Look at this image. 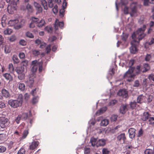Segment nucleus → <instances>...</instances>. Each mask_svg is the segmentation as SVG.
Here are the masks:
<instances>
[{
	"label": "nucleus",
	"instance_id": "nucleus-42",
	"mask_svg": "<svg viewBox=\"0 0 154 154\" xmlns=\"http://www.w3.org/2000/svg\"><path fill=\"white\" fill-rule=\"evenodd\" d=\"M11 49L8 45H6L5 47V52L7 54L10 53L11 51Z\"/></svg>",
	"mask_w": 154,
	"mask_h": 154
},
{
	"label": "nucleus",
	"instance_id": "nucleus-55",
	"mask_svg": "<svg viewBox=\"0 0 154 154\" xmlns=\"http://www.w3.org/2000/svg\"><path fill=\"white\" fill-rule=\"evenodd\" d=\"M28 134V131L27 130H25L24 131L22 137L24 139L27 136Z\"/></svg>",
	"mask_w": 154,
	"mask_h": 154
},
{
	"label": "nucleus",
	"instance_id": "nucleus-21",
	"mask_svg": "<svg viewBox=\"0 0 154 154\" xmlns=\"http://www.w3.org/2000/svg\"><path fill=\"white\" fill-rule=\"evenodd\" d=\"M24 69L23 66H18L15 69V71L18 74H22L23 73Z\"/></svg>",
	"mask_w": 154,
	"mask_h": 154
},
{
	"label": "nucleus",
	"instance_id": "nucleus-10",
	"mask_svg": "<svg viewBox=\"0 0 154 154\" xmlns=\"http://www.w3.org/2000/svg\"><path fill=\"white\" fill-rule=\"evenodd\" d=\"M25 5V6H24L23 5H22L21 7V9L23 10H26L29 13H32L33 11V8L32 6L29 3Z\"/></svg>",
	"mask_w": 154,
	"mask_h": 154
},
{
	"label": "nucleus",
	"instance_id": "nucleus-34",
	"mask_svg": "<svg viewBox=\"0 0 154 154\" xmlns=\"http://www.w3.org/2000/svg\"><path fill=\"white\" fill-rule=\"evenodd\" d=\"M18 88L21 91H23L25 89V86L24 84L20 83L19 84Z\"/></svg>",
	"mask_w": 154,
	"mask_h": 154
},
{
	"label": "nucleus",
	"instance_id": "nucleus-50",
	"mask_svg": "<svg viewBox=\"0 0 154 154\" xmlns=\"http://www.w3.org/2000/svg\"><path fill=\"white\" fill-rule=\"evenodd\" d=\"M38 96L34 97L32 100V103L33 104L36 103L38 101Z\"/></svg>",
	"mask_w": 154,
	"mask_h": 154
},
{
	"label": "nucleus",
	"instance_id": "nucleus-22",
	"mask_svg": "<svg viewBox=\"0 0 154 154\" xmlns=\"http://www.w3.org/2000/svg\"><path fill=\"white\" fill-rule=\"evenodd\" d=\"M39 143L38 141H34L32 142L30 145L29 148L30 149L33 150L36 148L38 145Z\"/></svg>",
	"mask_w": 154,
	"mask_h": 154
},
{
	"label": "nucleus",
	"instance_id": "nucleus-4",
	"mask_svg": "<svg viewBox=\"0 0 154 154\" xmlns=\"http://www.w3.org/2000/svg\"><path fill=\"white\" fill-rule=\"evenodd\" d=\"M43 62L41 61L39 62H38L37 60L33 61L32 62V69L31 71L33 72L32 73L34 74L37 69L38 67H39V72L42 71V69Z\"/></svg>",
	"mask_w": 154,
	"mask_h": 154
},
{
	"label": "nucleus",
	"instance_id": "nucleus-59",
	"mask_svg": "<svg viewBox=\"0 0 154 154\" xmlns=\"http://www.w3.org/2000/svg\"><path fill=\"white\" fill-rule=\"evenodd\" d=\"M51 45H48L47 46L46 48V51H47V53H49L51 50Z\"/></svg>",
	"mask_w": 154,
	"mask_h": 154
},
{
	"label": "nucleus",
	"instance_id": "nucleus-12",
	"mask_svg": "<svg viewBox=\"0 0 154 154\" xmlns=\"http://www.w3.org/2000/svg\"><path fill=\"white\" fill-rule=\"evenodd\" d=\"M129 108V106L127 104H122L120 107V112L122 114H125L127 112Z\"/></svg>",
	"mask_w": 154,
	"mask_h": 154
},
{
	"label": "nucleus",
	"instance_id": "nucleus-33",
	"mask_svg": "<svg viewBox=\"0 0 154 154\" xmlns=\"http://www.w3.org/2000/svg\"><path fill=\"white\" fill-rule=\"evenodd\" d=\"M142 68H140V66H137L136 67V72L137 74H139L141 73V72H142L143 71Z\"/></svg>",
	"mask_w": 154,
	"mask_h": 154
},
{
	"label": "nucleus",
	"instance_id": "nucleus-46",
	"mask_svg": "<svg viewBox=\"0 0 154 154\" xmlns=\"http://www.w3.org/2000/svg\"><path fill=\"white\" fill-rule=\"evenodd\" d=\"M148 79L149 80H152L154 82V74L152 73L149 74L148 77Z\"/></svg>",
	"mask_w": 154,
	"mask_h": 154
},
{
	"label": "nucleus",
	"instance_id": "nucleus-52",
	"mask_svg": "<svg viewBox=\"0 0 154 154\" xmlns=\"http://www.w3.org/2000/svg\"><path fill=\"white\" fill-rule=\"evenodd\" d=\"M117 118V116L116 115H113L111 117V121H115L116 120Z\"/></svg>",
	"mask_w": 154,
	"mask_h": 154
},
{
	"label": "nucleus",
	"instance_id": "nucleus-19",
	"mask_svg": "<svg viewBox=\"0 0 154 154\" xmlns=\"http://www.w3.org/2000/svg\"><path fill=\"white\" fill-rule=\"evenodd\" d=\"M135 129L134 128H130L128 130L130 137L133 138L134 137L135 134Z\"/></svg>",
	"mask_w": 154,
	"mask_h": 154
},
{
	"label": "nucleus",
	"instance_id": "nucleus-49",
	"mask_svg": "<svg viewBox=\"0 0 154 154\" xmlns=\"http://www.w3.org/2000/svg\"><path fill=\"white\" fill-rule=\"evenodd\" d=\"M102 154H108L109 153V151L106 148H103L102 150Z\"/></svg>",
	"mask_w": 154,
	"mask_h": 154
},
{
	"label": "nucleus",
	"instance_id": "nucleus-7",
	"mask_svg": "<svg viewBox=\"0 0 154 154\" xmlns=\"http://www.w3.org/2000/svg\"><path fill=\"white\" fill-rule=\"evenodd\" d=\"M134 68H131L129 69L125 73L124 75V78H134L135 76V74H132L133 72Z\"/></svg>",
	"mask_w": 154,
	"mask_h": 154
},
{
	"label": "nucleus",
	"instance_id": "nucleus-39",
	"mask_svg": "<svg viewBox=\"0 0 154 154\" xmlns=\"http://www.w3.org/2000/svg\"><path fill=\"white\" fill-rule=\"evenodd\" d=\"M31 21L32 22L37 24L38 23L39 20L38 18L34 17H32L31 19Z\"/></svg>",
	"mask_w": 154,
	"mask_h": 154
},
{
	"label": "nucleus",
	"instance_id": "nucleus-56",
	"mask_svg": "<svg viewBox=\"0 0 154 154\" xmlns=\"http://www.w3.org/2000/svg\"><path fill=\"white\" fill-rule=\"evenodd\" d=\"M21 119V115H19L16 119L15 121L17 124H19Z\"/></svg>",
	"mask_w": 154,
	"mask_h": 154
},
{
	"label": "nucleus",
	"instance_id": "nucleus-40",
	"mask_svg": "<svg viewBox=\"0 0 154 154\" xmlns=\"http://www.w3.org/2000/svg\"><path fill=\"white\" fill-rule=\"evenodd\" d=\"M12 59L14 63H17L19 62V60L16 55L13 56Z\"/></svg>",
	"mask_w": 154,
	"mask_h": 154
},
{
	"label": "nucleus",
	"instance_id": "nucleus-41",
	"mask_svg": "<svg viewBox=\"0 0 154 154\" xmlns=\"http://www.w3.org/2000/svg\"><path fill=\"white\" fill-rule=\"evenodd\" d=\"M64 8H63L60 10L59 11V16L60 17H62L64 16V12L65 10Z\"/></svg>",
	"mask_w": 154,
	"mask_h": 154
},
{
	"label": "nucleus",
	"instance_id": "nucleus-48",
	"mask_svg": "<svg viewBox=\"0 0 154 154\" xmlns=\"http://www.w3.org/2000/svg\"><path fill=\"white\" fill-rule=\"evenodd\" d=\"M26 36L28 37L31 38H33L34 37V36L31 32H28L26 33Z\"/></svg>",
	"mask_w": 154,
	"mask_h": 154
},
{
	"label": "nucleus",
	"instance_id": "nucleus-37",
	"mask_svg": "<svg viewBox=\"0 0 154 154\" xmlns=\"http://www.w3.org/2000/svg\"><path fill=\"white\" fill-rule=\"evenodd\" d=\"M149 120L148 121V123L149 125H154V118L153 117H150L149 118Z\"/></svg>",
	"mask_w": 154,
	"mask_h": 154
},
{
	"label": "nucleus",
	"instance_id": "nucleus-54",
	"mask_svg": "<svg viewBox=\"0 0 154 154\" xmlns=\"http://www.w3.org/2000/svg\"><path fill=\"white\" fill-rule=\"evenodd\" d=\"M122 37V40L124 41H125L128 38V35L126 34L123 33Z\"/></svg>",
	"mask_w": 154,
	"mask_h": 154
},
{
	"label": "nucleus",
	"instance_id": "nucleus-2",
	"mask_svg": "<svg viewBox=\"0 0 154 154\" xmlns=\"http://www.w3.org/2000/svg\"><path fill=\"white\" fill-rule=\"evenodd\" d=\"M25 23L24 20L21 19L19 21V20L16 19L9 20L8 24L10 26H13L15 29H18L24 25Z\"/></svg>",
	"mask_w": 154,
	"mask_h": 154
},
{
	"label": "nucleus",
	"instance_id": "nucleus-1",
	"mask_svg": "<svg viewBox=\"0 0 154 154\" xmlns=\"http://www.w3.org/2000/svg\"><path fill=\"white\" fill-rule=\"evenodd\" d=\"M146 26L143 25V27L139 28L132 35L133 40L131 42V47L130 48L131 53L135 54L137 51L136 46L139 45V41L143 39L146 34L144 32L146 29Z\"/></svg>",
	"mask_w": 154,
	"mask_h": 154
},
{
	"label": "nucleus",
	"instance_id": "nucleus-5",
	"mask_svg": "<svg viewBox=\"0 0 154 154\" xmlns=\"http://www.w3.org/2000/svg\"><path fill=\"white\" fill-rule=\"evenodd\" d=\"M19 0H6L7 3L11 2V3L8 8V10L9 11L11 10L12 11L16 9L17 2H18Z\"/></svg>",
	"mask_w": 154,
	"mask_h": 154
},
{
	"label": "nucleus",
	"instance_id": "nucleus-18",
	"mask_svg": "<svg viewBox=\"0 0 154 154\" xmlns=\"http://www.w3.org/2000/svg\"><path fill=\"white\" fill-rule=\"evenodd\" d=\"M146 97L142 94L139 95L137 98V103H141L144 102L145 100Z\"/></svg>",
	"mask_w": 154,
	"mask_h": 154
},
{
	"label": "nucleus",
	"instance_id": "nucleus-36",
	"mask_svg": "<svg viewBox=\"0 0 154 154\" xmlns=\"http://www.w3.org/2000/svg\"><path fill=\"white\" fill-rule=\"evenodd\" d=\"M8 69L11 73H13L14 72V68L13 66L12 63H10L9 65Z\"/></svg>",
	"mask_w": 154,
	"mask_h": 154
},
{
	"label": "nucleus",
	"instance_id": "nucleus-13",
	"mask_svg": "<svg viewBox=\"0 0 154 154\" xmlns=\"http://www.w3.org/2000/svg\"><path fill=\"white\" fill-rule=\"evenodd\" d=\"M106 140L104 139H100L97 142L96 146L97 147L103 146L106 143Z\"/></svg>",
	"mask_w": 154,
	"mask_h": 154
},
{
	"label": "nucleus",
	"instance_id": "nucleus-31",
	"mask_svg": "<svg viewBox=\"0 0 154 154\" xmlns=\"http://www.w3.org/2000/svg\"><path fill=\"white\" fill-rule=\"evenodd\" d=\"M41 2L44 9L45 10H47L48 9L47 3L45 0H41Z\"/></svg>",
	"mask_w": 154,
	"mask_h": 154
},
{
	"label": "nucleus",
	"instance_id": "nucleus-61",
	"mask_svg": "<svg viewBox=\"0 0 154 154\" xmlns=\"http://www.w3.org/2000/svg\"><path fill=\"white\" fill-rule=\"evenodd\" d=\"M33 53L35 56H38L40 54V52L39 51L36 50H34L33 51Z\"/></svg>",
	"mask_w": 154,
	"mask_h": 154
},
{
	"label": "nucleus",
	"instance_id": "nucleus-38",
	"mask_svg": "<svg viewBox=\"0 0 154 154\" xmlns=\"http://www.w3.org/2000/svg\"><path fill=\"white\" fill-rule=\"evenodd\" d=\"M20 115L22 120H26L27 118L28 114L27 113H24Z\"/></svg>",
	"mask_w": 154,
	"mask_h": 154
},
{
	"label": "nucleus",
	"instance_id": "nucleus-60",
	"mask_svg": "<svg viewBox=\"0 0 154 154\" xmlns=\"http://www.w3.org/2000/svg\"><path fill=\"white\" fill-rule=\"evenodd\" d=\"M6 149V148L2 146H0V152H4Z\"/></svg>",
	"mask_w": 154,
	"mask_h": 154
},
{
	"label": "nucleus",
	"instance_id": "nucleus-62",
	"mask_svg": "<svg viewBox=\"0 0 154 154\" xmlns=\"http://www.w3.org/2000/svg\"><path fill=\"white\" fill-rule=\"evenodd\" d=\"M143 1V5L145 6H148L149 4L150 3V0H144Z\"/></svg>",
	"mask_w": 154,
	"mask_h": 154
},
{
	"label": "nucleus",
	"instance_id": "nucleus-53",
	"mask_svg": "<svg viewBox=\"0 0 154 154\" xmlns=\"http://www.w3.org/2000/svg\"><path fill=\"white\" fill-rule=\"evenodd\" d=\"M6 135L5 134H0V141L4 140L5 139Z\"/></svg>",
	"mask_w": 154,
	"mask_h": 154
},
{
	"label": "nucleus",
	"instance_id": "nucleus-8",
	"mask_svg": "<svg viewBox=\"0 0 154 154\" xmlns=\"http://www.w3.org/2000/svg\"><path fill=\"white\" fill-rule=\"evenodd\" d=\"M130 8L131 10L130 14L131 16L132 17L134 16L137 13V3L136 2L132 3L131 4Z\"/></svg>",
	"mask_w": 154,
	"mask_h": 154
},
{
	"label": "nucleus",
	"instance_id": "nucleus-45",
	"mask_svg": "<svg viewBox=\"0 0 154 154\" xmlns=\"http://www.w3.org/2000/svg\"><path fill=\"white\" fill-rule=\"evenodd\" d=\"M136 102L135 101L131 102L130 104L131 108L132 109H134L136 107Z\"/></svg>",
	"mask_w": 154,
	"mask_h": 154
},
{
	"label": "nucleus",
	"instance_id": "nucleus-26",
	"mask_svg": "<svg viewBox=\"0 0 154 154\" xmlns=\"http://www.w3.org/2000/svg\"><path fill=\"white\" fill-rule=\"evenodd\" d=\"M13 30L12 29L10 28H6L5 29L4 32L3 33L5 35H10L12 32Z\"/></svg>",
	"mask_w": 154,
	"mask_h": 154
},
{
	"label": "nucleus",
	"instance_id": "nucleus-64",
	"mask_svg": "<svg viewBox=\"0 0 154 154\" xmlns=\"http://www.w3.org/2000/svg\"><path fill=\"white\" fill-rule=\"evenodd\" d=\"M16 39V38L14 35H12L9 38V40L11 42H14Z\"/></svg>",
	"mask_w": 154,
	"mask_h": 154
},
{
	"label": "nucleus",
	"instance_id": "nucleus-29",
	"mask_svg": "<svg viewBox=\"0 0 154 154\" xmlns=\"http://www.w3.org/2000/svg\"><path fill=\"white\" fill-rule=\"evenodd\" d=\"M45 24V21L44 20H41L40 21L39 20L37 26L39 27H42L44 26Z\"/></svg>",
	"mask_w": 154,
	"mask_h": 154
},
{
	"label": "nucleus",
	"instance_id": "nucleus-3",
	"mask_svg": "<svg viewBox=\"0 0 154 154\" xmlns=\"http://www.w3.org/2000/svg\"><path fill=\"white\" fill-rule=\"evenodd\" d=\"M23 101V96L20 94L17 100H10L8 101V103L11 107L17 108L21 106Z\"/></svg>",
	"mask_w": 154,
	"mask_h": 154
},
{
	"label": "nucleus",
	"instance_id": "nucleus-25",
	"mask_svg": "<svg viewBox=\"0 0 154 154\" xmlns=\"http://www.w3.org/2000/svg\"><path fill=\"white\" fill-rule=\"evenodd\" d=\"M109 120L108 119H103L100 122V124L101 126H107L109 124Z\"/></svg>",
	"mask_w": 154,
	"mask_h": 154
},
{
	"label": "nucleus",
	"instance_id": "nucleus-6",
	"mask_svg": "<svg viewBox=\"0 0 154 154\" xmlns=\"http://www.w3.org/2000/svg\"><path fill=\"white\" fill-rule=\"evenodd\" d=\"M55 2L54 1L52 0H49L48 1L49 7L50 8H52L54 7L52 9V11L54 14H56L58 12V6L56 5H54V3Z\"/></svg>",
	"mask_w": 154,
	"mask_h": 154
},
{
	"label": "nucleus",
	"instance_id": "nucleus-32",
	"mask_svg": "<svg viewBox=\"0 0 154 154\" xmlns=\"http://www.w3.org/2000/svg\"><path fill=\"white\" fill-rule=\"evenodd\" d=\"M154 43V38H151L150 41L149 42H146L145 43V47H146V46L148 45H150Z\"/></svg>",
	"mask_w": 154,
	"mask_h": 154
},
{
	"label": "nucleus",
	"instance_id": "nucleus-16",
	"mask_svg": "<svg viewBox=\"0 0 154 154\" xmlns=\"http://www.w3.org/2000/svg\"><path fill=\"white\" fill-rule=\"evenodd\" d=\"M33 5L37 11L36 14L40 13L42 12V8L39 4L36 2H34L33 3Z\"/></svg>",
	"mask_w": 154,
	"mask_h": 154
},
{
	"label": "nucleus",
	"instance_id": "nucleus-63",
	"mask_svg": "<svg viewBox=\"0 0 154 154\" xmlns=\"http://www.w3.org/2000/svg\"><path fill=\"white\" fill-rule=\"evenodd\" d=\"M43 41H41V40L38 39H36L35 41V44H37L38 45H39L41 44L42 43Z\"/></svg>",
	"mask_w": 154,
	"mask_h": 154
},
{
	"label": "nucleus",
	"instance_id": "nucleus-57",
	"mask_svg": "<svg viewBox=\"0 0 154 154\" xmlns=\"http://www.w3.org/2000/svg\"><path fill=\"white\" fill-rule=\"evenodd\" d=\"M90 149L89 148H85L84 149V153L85 154H88L90 153Z\"/></svg>",
	"mask_w": 154,
	"mask_h": 154
},
{
	"label": "nucleus",
	"instance_id": "nucleus-20",
	"mask_svg": "<svg viewBox=\"0 0 154 154\" xmlns=\"http://www.w3.org/2000/svg\"><path fill=\"white\" fill-rule=\"evenodd\" d=\"M150 116V115L148 112H144L142 116L141 119L143 121H146L149 119Z\"/></svg>",
	"mask_w": 154,
	"mask_h": 154
},
{
	"label": "nucleus",
	"instance_id": "nucleus-9",
	"mask_svg": "<svg viewBox=\"0 0 154 154\" xmlns=\"http://www.w3.org/2000/svg\"><path fill=\"white\" fill-rule=\"evenodd\" d=\"M35 77V75L34 73L31 74L29 75V79L26 82L27 86L29 87L32 86L34 82L33 79Z\"/></svg>",
	"mask_w": 154,
	"mask_h": 154
},
{
	"label": "nucleus",
	"instance_id": "nucleus-14",
	"mask_svg": "<svg viewBox=\"0 0 154 154\" xmlns=\"http://www.w3.org/2000/svg\"><path fill=\"white\" fill-rule=\"evenodd\" d=\"M116 138L117 140L120 142H122L123 143H124L126 139L125 134L124 133L121 134L117 136Z\"/></svg>",
	"mask_w": 154,
	"mask_h": 154
},
{
	"label": "nucleus",
	"instance_id": "nucleus-11",
	"mask_svg": "<svg viewBox=\"0 0 154 154\" xmlns=\"http://www.w3.org/2000/svg\"><path fill=\"white\" fill-rule=\"evenodd\" d=\"M8 119L6 118L1 117L0 120V126L2 128H4L8 125Z\"/></svg>",
	"mask_w": 154,
	"mask_h": 154
},
{
	"label": "nucleus",
	"instance_id": "nucleus-58",
	"mask_svg": "<svg viewBox=\"0 0 154 154\" xmlns=\"http://www.w3.org/2000/svg\"><path fill=\"white\" fill-rule=\"evenodd\" d=\"M20 44L23 46L25 45L26 44V42L24 40H21L19 42Z\"/></svg>",
	"mask_w": 154,
	"mask_h": 154
},
{
	"label": "nucleus",
	"instance_id": "nucleus-47",
	"mask_svg": "<svg viewBox=\"0 0 154 154\" xmlns=\"http://www.w3.org/2000/svg\"><path fill=\"white\" fill-rule=\"evenodd\" d=\"M25 151L23 148H21L18 152L17 154H25Z\"/></svg>",
	"mask_w": 154,
	"mask_h": 154
},
{
	"label": "nucleus",
	"instance_id": "nucleus-24",
	"mask_svg": "<svg viewBox=\"0 0 154 154\" xmlns=\"http://www.w3.org/2000/svg\"><path fill=\"white\" fill-rule=\"evenodd\" d=\"M2 93L3 96L7 98L10 97V94L8 91L5 89L2 90Z\"/></svg>",
	"mask_w": 154,
	"mask_h": 154
},
{
	"label": "nucleus",
	"instance_id": "nucleus-15",
	"mask_svg": "<svg viewBox=\"0 0 154 154\" xmlns=\"http://www.w3.org/2000/svg\"><path fill=\"white\" fill-rule=\"evenodd\" d=\"M64 26V23L63 22H59V20L56 19L54 25V27L56 30L58 29V26L60 28H62Z\"/></svg>",
	"mask_w": 154,
	"mask_h": 154
},
{
	"label": "nucleus",
	"instance_id": "nucleus-35",
	"mask_svg": "<svg viewBox=\"0 0 154 154\" xmlns=\"http://www.w3.org/2000/svg\"><path fill=\"white\" fill-rule=\"evenodd\" d=\"M96 141V139L95 138H92L91 139L90 142L91 143V145L92 146H94L95 145L96 146V144L97 143Z\"/></svg>",
	"mask_w": 154,
	"mask_h": 154
},
{
	"label": "nucleus",
	"instance_id": "nucleus-44",
	"mask_svg": "<svg viewBox=\"0 0 154 154\" xmlns=\"http://www.w3.org/2000/svg\"><path fill=\"white\" fill-rule=\"evenodd\" d=\"M45 29L49 33H51L52 32V28L51 27L47 26L45 28Z\"/></svg>",
	"mask_w": 154,
	"mask_h": 154
},
{
	"label": "nucleus",
	"instance_id": "nucleus-51",
	"mask_svg": "<svg viewBox=\"0 0 154 154\" xmlns=\"http://www.w3.org/2000/svg\"><path fill=\"white\" fill-rule=\"evenodd\" d=\"M151 58V56L150 54H147L145 58V60L146 61H149Z\"/></svg>",
	"mask_w": 154,
	"mask_h": 154
},
{
	"label": "nucleus",
	"instance_id": "nucleus-23",
	"mask_svg": "<svg viewBox=\"0 0 154 154\" xmlns=\"http://www.w3.org/2000/svg\"><path fill=\"white\" fill-rule=\"evenodd\" d=\"M106 109L107 108L106 107H103L98 110L96 113L95 114L97 116H99V115L103 113L106 111Z\"/></svg>",
	"mask_w": 154,
	"mask_h": 154
},
{
	"label": "nucleus",
	"instance_id": "nucleus-28",
	"mask_svg": "<svg viewBox=\"0 0 154 154\" xmlns=\"http://www.w3.org/2000/svg\"><path fill=\"white\" fill-rule=\"evenodd\" d=\"M3 76L7 80L9 81H11L12 80V77L11 75L8 73H6L3 74Z\"/></svg>",
	"mask_w": 154,
	"mask_h": 154
},
{
	"label": "nucleus",
	"instance_id": "nucleus-30",
	"mask_svg": "<svg viewBox=\"0 0 154 154\" xmlns=\"http://www.w3.org/2000/svg\"><path fill=\"white\" fill-rule=\"evenodd\" d=\"M144 154H154V150L150 149H147L144 151Z\"/></svg>",
	"mask_w": 154,
	"mask_h": 154
},
{
	"label": "nucleus",
	"instance_id": "nucleus-27",
	"mask_svg": "<svg viewBox=\"0 0 154 154\" xmlns=\"http://www.w3.org/2000/svg\"><path fill=\"white\" fill-rule=\"evenodd\" d=\"M143 68L144 69L142 71L143 72H144L149 70L150 69V66L147 63H144L143 64Z\"/></svg>",
	"mask_w": 154,
	"mask_h": 154
},
{
	"label": "nucleus",
	"instance_id": "nucleus-17",
	"mask_svg": "<svg viewBox=\"0 0 154 154\" xmlns=\"http://www.w3.org/2000/svg\"><path fill=\"white\" fill-rule=\"evenodd\" d=\"M118 95L123 97L126 98L128 96L127 92L125 90L122 89L120 90L118 93Z\"/></svg>",
	"mask_w": 154,
	"mask_h": 154
},
{
	"label": "nucleus",
	"instance_id": "nucleus-43",
	"mask_svg": "<svg viewBox=\"0 0 154 154\" xmlns=\"http://www.w3.org/2000/svg\"><path fill=\"white\" fill-rule=\"evenodd\" d=\"M25 75L24 73L18 74V78L19 79L22 80L24 79Z\"/></svg>",
	"mask_w": 154,
	"mask_h": 154
}]
</instances>
